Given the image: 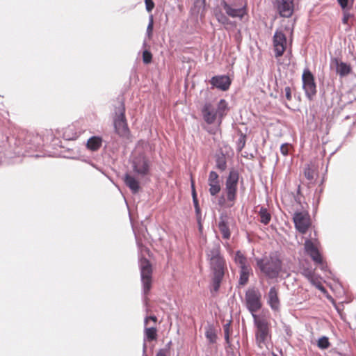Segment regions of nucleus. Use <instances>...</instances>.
I'll use <instances>...</instances> for the list:
<instances>
[{
	"mask_svg": "<svg viewBox=\"0 0 356 356\" xmlns=\"http://www.w3.org/2000/svg\"><path fill=\"white\" fill-rule=\"evenodd\" d=\"M254 260L258 269L268 279H276L282 272V261L278 251L270 252L261 258L256 257Z\"/></svg>",
	"mask_w": 356,
	"mask_h": 356,
	"instance_id": "obj_1",
	"label": "nucleus"
},
{
	"mask_svg": "<svg viewBox=\"0 0 356 356\" xmlns=\"http://www.w3.org/2000/svg\"><path fill=\"white\" fill-rule=\"evenodd\" d=\"M125 111L126 109L124 102H120L119 105L115 108L113 126L115 132L120 137L129 138L130 136V130L127 124Z\"/></svg>",
	"mask_w": 356,
	"mask_h": 356,
	"instance_id": "obj_2",
	"label": "nucleus"
},
{
	"mask_svg": "<svg viewBox=\"0 0 356 356\" xmlns=\"http://www.w3.org/2000/svg\"><path fill=\"white\" fill-rule=\"evenodd\" d=\"M209 267L211 273V284L213 290L218 292L225 276L226 261L225 259L212 261L209 262Z\"/></svg>",
	"mask_w": 356,
	"mask_h": 356,
	"instance_id": "obj_3",
	"label": "nucleus"
},
{
	"mask_svg": "<svg viewBox=\"0 0 356 356\" xmlns=\"http://www.w3.org/2000/svg\"><path fill=\"white\" fill-rule=\"evenodd\" d=\"M140 279L143 285V292L147 295L152 289V266L147 258L142 257L138 261Z\"/></svg>",
	"mask_w": 356,
	"mask_h": 356,
	"instance_id": "obj_4",
	"label": "nucleus"
},
{
	"mask_svg": "<svg viewBox=\"0 0 356 356\" xmlns=\"http://www.w3.org/2000/svg\"><path fill=\"white\" fill-rule=\"evenodd\" d=\"M239 172L238 170L232 168L225 181V191L229 202H234L236 199Z\"/></svg>",
	"mask_w": 356,
	"mask_h": 356,
	"instance_id": "obj_5",
	"label": "nucleus"
},
{
	"mask_svg": "<svg viewBox=\"0 0 356 356\" xmlns=\"http://www.w3.org/2000/svg\"><path fill=\"white\" fill-rule=\"evenodd\" d=\"M302 89L305 91L306 97L309 100H312L317 92L316 83L314 76L308 67L303 70L302 74Z\"/></svg>",
	"mask_w": 356,
	"mask_h": 356,
	"instance_id": "obj_6",
	"label": "nucleus"
},
{
	"mask_svg": "<svg viewBox=\"0 0 356 356\" xmlns=\"http://www.w3.org/2000/svg\"><path fill=\"white\" fill-rule=\"evenodd\" d=\"M245 298L246 307L253 316V314H255L262 307L261 293L258 290L252 289L246 291Z\"/></svg>",
	"mask_w": 356,
	"mask_h": 356,
	"instance_id": "obj_7",
	"label": "nucleus"
},
{
	"mask_svg": "<svg viewBox=\"0 0 356 356\" xmlns=\"http://www.w3.org/2000/svg\"><path fill=\"white\" fill-rule=\"evenodd\" d=\"M23 149L28 153L40 151L44 146L43 139L40 135L34 133H26L23 143Z\"/></svg>",
	"mask_w": 356,
	"mask_h": 356,
	"instance_id": "obj_8",
	"label": "nucleus"
},
{
	"mask_svg": "<svg viewBox=\"0 0 356 356\" xmlns=\"http://www.w3.org/2000/svg\"><path fill=\"white\" fill-rule=\"evenodd\" d=\"M132 168L136 174L145 177L149 174L150 161L144 154H138L133 159Z\"/></svg>",
	"mask_w": 356,
	"mask_h": 356,
	"instance_id": "obj_9",
	"label": "nucleus"
},
{
	"mask_svg": "<svg viewBox=\"0 0 356 356\" xmlns=\"http://www.w3.org/2000/svg\"><path fill=\"white\" fill-rule=\"evenodd\" d=\"M254 324L257 327L255 339L257 343L260 345L264 343L269 332L268 322L265 319H259L257 315L253 314Z\"/></svg>",
	"mask_w": 356,
	"mask_h": 356,
	"instance_id": "obj_10",
	"label": "nucleus"
},
{
	"mask_svg": "<svg viewBox=\"0 0 356 356\" xmlns=\"http://www.w3.org/2000/svg\"><path fill=\"white\" fill-rule=\"evenodd\" d=\"M295 0H275L274 6L282 17L289 18L294 11Z\"/></svg>",
	"mask_w": 356,
	"mask_h": 356,
	"instance_id": "obj_11",
	"label": "nucleus"
},
{
	"mask_svg": "<svg viewBox=\"0 0 356 356\" xmlns=\"http://www.w3.org/2000/svg\"><path fill=\"white\" fill-rule=\"evenodd\" d=\"M273 47L275 56L280 57L286 48V37L282 31L277 30L273 35Z\"/></svg>",
	"mask_w": 356,
	"mask_h": 356,
	"instance_id": "obj_12",
	"label": "nucleus"
},
{
	"mask_svg": "<svg viewBox=\"0 0 356 356\" xmlns=\"http://www.w3.org/2000/svg\"><path fill=\"white\" fill-rule=\"evenodd\" d=\"M296 229L302 234H305L310 225L307 213L300 211L296 212L293 217Z\"/></svg>",
	"mask_w": 356,
	"mask_h": 356,
	"instance_id": "obj_13",
	"label": "nucleus"
},
{
	"mask_svg": "<svg viewBox=\"0 0 356 356\" xmlns=\"http://www.w3.org/2000/svg\"><path fill=\"white\" fill-rule=\"evenodd\" d=\"M209 83L211 89L218 88L222 91H227L232 84V81L227 75H216L211 77Z\"/></svg>",
	"mask_w": 356,
	"mask_h": 356,
	"instance_id": "obj_14",
	"label": "nucleus"
},
{
	"mask_svg": "<svg viewBox=\"0 0 356 356\" xmlns=\"http://www.w3.org/2000/svg\"><path fill=\"white\" fill-rule=\"evenodd\" d=\"M304 246L306 253L316 264H323V257L310 239L305 240Z\"/></svg>",
	"mask_w": 356,
	"mask_h": 356,
	"instance_id": "obj_15",
	"label": "nucleus"
},
{
	"mask_svg": "<svg viewBox=\"0 0 356 356\" xmlns=\"http://www.w3.org/2000/svg\"><path fill=\"white\" fill-rule=\"evenodd\" d=\"M220 6L225 10L226 14L228 16L233 18L238 17L241 19L246 15L245 6H243L238 8H234L230 4H229L225 0L220 1Z\"/></svg>",
	"mask_w": 356,
	"mask_h": 356,
	"instance_id": "obj_16",
	"label": "nucleus"
},
{
	"mask_svg": "<svg viewBox=\"0 0 356 356\" xmlns=\"http://www.w3.org/2000/svg\"><path fill=\"white\" fill-rule=\"evenodd\" d=\"M201 113L204 120L208 124H212L216 120H218V114L210 102H207L204 104L201 109Z\"/></svg>",
	"mask_w": 356,
	"mask_h": 356,
	"instance_id": "obj_17",
	"label": "nucleus"
},
{
	"mask_svg": "<svg viewBox=\"0 0 356 356\" xmlns=\"http://www.w3.org/2000/svg\"><path fill=\"white\" fill-rule=\"evenodd\" d=\"M267 303L273 311H280V301L278 297V291L275 286L270 288L267 297Z\"/></svg>",
	"mask_w": 356,
	"mask_h": 356,
	"instance_id": "obj_18",
	"label": "nucleus"
},
{
	"mask_svg": "<svg viewBox=\"0 0 356 356\" xmlns=\"http://www.w3.org/2000/svg\"><path fill=\"white\" fill-rule=\"evenodd\" d=\"M229 216L226 213H220L218 227L224 239H229L231 236V232L229 226Z\"/></svg>",
	"mask_w": 356,
	"mask_h": 356,
	"instance_id": "obj_19",
	"label": "nucleus"
},
{
	"mask_svg": "<svg viewBox=\"0 0 356 356\" xmlns=\"http://www.w3.org/2000/svg\"><path fill=\"white\" fill-rule=\"evenodd\" d=\"M124 184L131 191L132 193L136 194L140 190V183L134 176L126 173L124 176Z\"/></svg>",
	"mask_w": 356,
	"mask_h": 356,
	"instance_id": "obj_20",
	"label": "nucleus"
},
{
	"mask_svg": "<svg viewBox=\"0 0 356 356\" xmlns=\"http://www.w3.org/2000/svg\"><path fill=\"white\" fill-rule=\"evenodd\" d=\"M252 274V269L250 265L239 267L238 284L245 285L249 281L250 275Z\"/></svg>",
	"mask_w": 356,
	"mask_h": 356,
	"instance_id": "obj_21",
	"label": "nucleus"
},
{
	"mask_svg": "<svg viewBox=\"0 0 356 356\" xmlns=\"http://www.w3.org/2000/svg\"><path fill=\"white\" fill-rule=\"evenodd\" d=\"M229 110L228 103L225 99H221L218 103L217 109L216 110L218 114V123L220 125L224 117L227 115V113Z\"/></svg>",
	"mask_w": 356,
	"mask_h": 356,
	"instance_id": "obj_22",
	"label": "nucleus"
},
{
	"mask_svg": "<svg viewBox=\"0 0 356 356\" xmlns=\"http://www.w3.org/2000/svg\"><path fill=\"white\" fill-rule=\"evenodd\" d=\"M207 259L210 261L224 259L220 254V246L219 244H214L213 246L206 251Z\"/></svg>",
	"mask_w": 356,
	"mask_h": 356,
	"instance_id": "obj_23",
	"label": "nucleus"
},
{
	"mask_svg": "<svg viewBox=\"0 0 356 356\" xmlns=\"http://www.w3.org/2000/svg\"><path fill=\"white\" fill-rule=\"evenodd\" d=\"M334 60L337 72L341 77H344L351 72V67L349 64L343 61L339 62L337 58H334Z\"/></svg>",
	"mask_w": 356,
	"mask_h": 356,
	"instance_id": "obj_24",
	"label": "nucleus"
},
{
	"mask_svg": "<svg viewBox=\"0 0 356 356\" xmlns=\"http://www.w3.org/2000/svg\"><path fill=\"white\" fill-rule=\"evenodd\" d=\"M205 337L209 343L213 344L217 341L218 336L216 328L213 324H208L205 327Z\"/></svg>",
	"mask_w": 356,
	"mask_h": 356,
	"instance_id": "obj_25",
	"label": "nucleus"
},
{
	"mask_svg": "<svg viewBox=\"0 0 356 356\" xmlns=\"http://www.w3.org/2000/svg\"><path fill=\"white\" fill-rule=\"evenodd\" d=\"M102 141V138L100 136H92L88 140L86 147L89 150L95 152L101 147Z\"/></svg>",
	"mask_w": 356,
	"mask_h": 356,
	"instance_id": "obj_26",
	"label": "nucleus"
},
{
	"mask_svg": "<svg viewBox=\"0 0 356 356\" xmlns=\"http://www.w3.org/2000/svg\"><path fill=\"white\" fill-rule=\"evenodd\" d=\"M216 168L220 172H224L227 169V159L223 152L217 154L215 156Z\"/></svg>",
	"mask_w": 356,
	"mask_h": 356,
	"instance_id": "obj_27",
	"label": "nucleus"
},
{
	"mask_svg": "<svg viewBox=\"0 0 356 356\" xmlns=\"http://www.w3.org/2000/svg\"><path fill=\"white\" fill-rule=\"evenodd\" d=\"M63 138L66 140H73L78 138V134L74 126H68L63 130Z\"/></svg>",
	"mask_w": 356,
	"mask_h": 356,
	"instance_id": "obj_28",
	"label": "nucleus"
},
{
	"mask_svg": "<svg viewBox=\"0 0 356 356\" xmlns=\"http://www.w3.org/2000/svg\"><path fill=\"white\" fill-rule=\"evenodd\" d=\"M258 214L260 217V222L266 225H268L271 220V214L268 212V209L261 207L258 211Z\"/></svg>",
	"mask_w": 356,
	"mask_h": 356,
	"instance_id": "obj_29",
	"label": "nucleus"
},
{
	"mask_svg": "<svg viewBox=\"0 0 356 356\" xmlns=\"http://www.w3.org/2000/svg\"><path fill=\"white\" fill-rule=\"evenodd\" d=\"M156 328L155 327H145V339H144V343H146L145 340L148 341H153L156 339L157 334H156Z\"/></svg>",
	"mask_w": 356,
	"mask_h": 356,
	"instance_id": "obj_30",
	"label": "nucleus"
},
{
	"mask_svg": "<svg viewBox=\"0 0 356 356\" xmlns=\"http://www.w3.org/2000/svg\"><path fill=\"white\" fill-rule=\"evenodd\" d=\"M208 185L209 186V191L211 196H216L217 194L220 193L221 189L220 180L209 181L208 182Z\"/></svg>",
	"mask_w": 356,
	"mask_h": 356,
	"instance_id": "obj_31",
	"label": "nucleus"
},
{
	"mask_svg": "<svg viewBox=\"0 0 356 356\" xmlns=\"http://www.w3.org/2000/svg\"><path fill=\"white\" fill-rule=\"evenodd\" d=\"M234 261L238 265V267L249 265L247 262V258L240 250L236 252Z\"/></svg>",
	"mask_w": 356,
	"mask_h": 356,
	"instance_id": "obj_32",
	"label": "nucleus"
},
{
	"mask_svg": "<svg viewBox=\"0 0 356 356\" xmlns=\"http://www.w3.org/2000/svg\"><path fill=\"white\" fill-rule=\"evenodd\" d=\"M214 15L219 23L223 25L229 24V18L221 10H216Z\"/></svg>",
	"mask_w": 356,
	"mask_h": 356,
	"instance_id": "obj_33",
	"label": "nucleus"
},
{
	"mask_svg": "<svg viewBox=\"0 0 356 356\" xmlns=\"http://www.w3.org/2000/svg\"><path fill=\"white\" fill-rule=\"evenodd\" d=\"M317 346L321 350L327 349L330 346L328 337L326 336L320 337L317 341Z\"/></svg>",
	"mask_w": 356,
	"mask_h": 356,
	"instance_id": "obj_34",
	"label": "nucleus"
},
{
	"mask_svg": "<svg viewBox=\"0 0 356 356\" xmlns=\"http://www.w3.org/2000/svg\"><path fill=\"white\" fill-rule=\"evenodd\" d=\"M246 143V135L241 131H240L239 138L236 141V150L238 152H241L244 148Z\"/></svg>",
	"mask_w": 356,
	"mask_h": 356,
	"instance_id": "obj_35",
	"label": "nucleus"
},
{
	"mask_svg": "<svg viewBox=\"0 0 356 356\" xmlns=\"http://www.w3.org/2000/svg\"><path fill=\"white\" fill-rule=\"evenodd\" d=\"M230 326H231V321H229V322L226 323L223 325V330H224V334H225V340L226 343L228 346H230V344H231L230 338H229V335H230Z\"/></svg>",
	"mask_w": 356,
	"mask_h": 356,
	"instance_id": "obj_36",
	"label": "nucleus"
},
{
	"mask_svg": "<svg viewBox=\"0 0 356 356\" xmlns=\"http://www.w3.org/2000/svg\"><path fill=\"white\" fill-rule=\"evenodd\" d=\"M152 54L149 50H145L143 52V61L145 64H149L152 62Z\"/></svg>",
	"mask_w": 356,
	"mask_h": 356,
	"instance_id": "obj_37",
	"label": "nucleus"
},
{
	"mask_svg": "<svg viewBox=\"0 0 356 356\" xmlns=\"http://www.w3.org/2000/svg\"><path fill=\"white\" fill-rule=\"evenodd\" d=\"M337 1L342 10H349L352 6V3L350 4L349 0H337Z\"/></svg>",
	"mask_w": 356,
	"mask_h": 356,
	"instance_id": "obj_38",
	"label": "nucleus"
},
{
	"mask_svg": "<svg viewBox=\"0 0 356 356\" xmlns=\"http://www.w3.org/2000/svg\"><path fill=\"white\" fill-rule=\"evenodd\" d=\"M343 11V17H342V23L343 24H348V20L353 15L348 12V10H342Z\"/></svg>",
	"mask_w": 356,
	"mask_h": 356,
	"instance_id": "obj_39",
	"label": "nucleus"
},
{
	"mask_svg": "<svg viewBox=\"0 0 356 356\" xmlns=\"http://www.w3.org/2000/svg\"><path fill=\"white\" fill-rule=\"evenodd\" d=\"M172 345V341H168L163 348H161L158 350L156 353H161L162 355H165L167 356L168 353L170 351V346Z\"/></svg>",
	"mask_w": 356,
	"mask_h": 356,
	"instance_id": "obj_40",
	"label": "nucleus"
},
{
	"mask_svg": "<svg viewBox=\"0 0 356 356\" xmlns=\"http://www.w3.org/2000/svg\"><path fill=\"white\" fill-rule=\"evenodd\" d=\"M153 24H154V22H153V16L152 15H151L149 16V24L147 25V34L150 36L152 34V31H153Z\"/></svg>",
	"mask_w": 356,
	"mask_h": 356,
	"instance_id": "obj_41",
	"label": "nucleus"
},
{
	"mask_svg": "<svg viewBox=\"0 0 356 356\" xmlns=\"http://www.w3.org/2000/svg\"><path fill=\"white\" fill-rule=\"evenodd\" d=\"M145 8L148 13L152 12L154 8V3L153 0H145Z\"/></svg>",
	"mask_w": 356,
	"mask_h": 356,
	"instance_id": "obj_42",
	"label": "nucleus"
},
{
	"mask_svg": "<svg viewBox=\"0 0 356 356\" xmlns=\"http://www.w3.org/2000/svg\"><path fill=\"white\" fill-rule=\"evenodd\" d=\"M219 180V175L213 170L211 171L209 175L208 182Z\"/></svg>",
	"mask_w": 356,
	"mask_h": 356,
	"instance_id": "obj_43",
	"label": "nucleus"
},
{
	"mask_svg": "<svg viewBox=\"0 0 356 356\" xmlns=\"http://www.w3.org/2000/svg\"><path fill=\"white\" fill-rule=\"evenodd\" d=\"M289 143H283L280 146V152L282 154H283L284 156H287L289 154Z\"/></svg>",
	"mask_w": 356,
	"mask_h": 356,
	"instance_id": "obj_44",
	"label": "nucleus"
},
{
	"mask_svg": "<svg viewBox=\"0 0 356 356\" xmlns=\"http://www.w3.org/2000/svg\"><path fill=\"white\" fill-rule=\"evenodd\" d=\"M305 176L306 177V178L308 180L312 181L314 179V172H313V170L311 168H306L305 170Z\"/></svg>",
	"mask_w": 356,
	"mask_h": 356,
	"instance_id": "obj_45",
	"label": "nucleus"
},
{
	"mask_svg": "<svg viewBox=\"0 0 356 356\" xmlns=\"http://www.w3.org/2000/svg\"><path fill=\"white\" fill-rule=\"evenodd\" d=\"M285 97L288 101H291L292 99L291 95V89L289 86H286L284 88Z\"/></svg>",
	"mask_w": 356,
	"mask_h": 356,
	"instance_id": "obj_46",
	"label": "nucleus"
},
{
	"mask_svg": "<svg viewBox=\"0 0 356 356\" xmlns=\"http://www.w3.org/2000/svg\"><path fill=\"white\" fill-rule=\"evenodd\" d=\"M194 5L195 7H202L204 9L206 6V0H194Z\"/></svg>",
	"mask_w": 356,
	"mask_h": 356,
	"instance_id": "obj_47",
	"label": "nucleus"
},
{
	"mask_svg": "<svg viewBox=\"0 0 356 356\" xmlns=\"http://www.w3.org/2000/svg\"><path fill=\"white\" fill-rule=\"evenodd\" d=\"M193 202L195 208V211H197L198 212V210L200 209L199 202L197 197H195L193 199Z\"/></svg>",
	"mask_w": 356,
	"mask_h": 356,
	"instance_id": "obj_48",
	"label": "nucleus"
},
{
	"mask_svg": "<svg viewBox=\"0 0 356 356\" xmlns=\"http://www.w3.org/2000/svg\"><path fill=\"white\" fill-rule=\"evenodd\" d=\"M305 276L312 282L313 273L311 270H307L304 273Z\"/></svg>",
	"mask_w": 356,
	"mask_h": 356,
	"instance_id": "obj_49",
	"label": "nucleus"
},
{
	"mask_svg": "<svg viewBox=\"0 0 356 356\" xmlns=\"http://www.w3.org/2000/svg\"><path fill=\"white\" fill-rule=\"evenodd\" d=\"M195 212L197 221H202L201 209H199L198 212H197V211H195Z\"/></svg>",
	"mask_w": 356,
	"mask_h": 356,
	"instance_id": "obj_50",
	"label": "nucleus"
},
{
	"mask_svg": "<svg viewBox=\"0 0 356 356\" xmlns=\"http://www.w3.org/2000/svg\"><path fill=\"white\" fill-rule=\"evenodd\" d=\"M312 283L316 286V287L318 290H320L321 291H325V287L320 282H318V284H315L314 282H312Z\"/></svg>",
	"mask_w": 356,
	"mask_h": 356,
	"instance_id": "obj_51",
	"label": "nucleus"
},
{
	"mask_svg": "<svg viewBox=\"0 0 356 356\" xmlns=\"http://www.w3.org/2000/svg\"><path fill=\"white\" fill-rule=\"evenodd\" d=\"M65 158L74 159V156L72 155V152L70 149L67 150V154L63 156Z\"/></svg>",
	"mask_w": 356,
	"mask_h": 356,
	"instance_id": "obj_52",
	"label": "nucleus"
},
{
	"mask_svg": "<svg viewBox=\"0 0 356 356\" xmlns=\"http://www.w3.org/2000/svg\"><path fill=\"white\" fill-rule=\"evenodd\" d=\"M321 265V269L323 271H326L327 270V264L324 262V261L323 260V264H320Z\"/></svg>",
	"mask_w": 356,
	"mask_h": 356,
	"instance_id": "obj_53",
	"label": "nucleus"
},
{
	"mask_svg": "<svg viewBox=\"0 0 356 356\" xmlns=\"http://www.w3.org/2000/svg\"><path fill=\"white\" fill-rule=\"evenodd\" d=\"M143 356H147V344L144 343L143 345Z\"/></svg>",
	"mask_w": 356,
	"mask_h": 356,
	"instance_id": "obj_54",
	"label": "nucleus"
},
{
	"mask_svg": "<svg viewBox=\"0 0 356 356\" xmlns=\"http://www.w3.org/2000/svg\"><path fill=\"white\" fill-rule=\"evenodd\" d=\"M191 195H192V198H195V197H197V192H196V190L195 188H192L191 190Z\"/></svg>",
	"mask_w": 356,
	"mask_h": 356,
	"instance_id": "obj_55",
	"label": "nucleus"
},
{
	"mask_svg": "<svg viewBox=\"0 0 356 356\" xmlns=\"http://www.w3.org/2000/svg\"><path fill=\"white\" fill-rule=\"evenodd\" d=\"M197 225H198V229L200 231H202V228H203L202 224V221H197Z\"/></svg>",
	"mask_w": 356,
	"mask_h": 356,
	"instance_id": "obj_56",
	"label": "nucleus"
},
{
	"mask_svg": "<svg viewBox=\"0 0 356 356\" xmlns=\"http://www.w3.org/2000/svg\"><path fill=\"white\" fill-rule=\"evenodd\" d=\"M149 320H152L154 322H156L157 318L155 316H149Z\"/></svg>",
	"mask_w": 356,
	"mask_h": 356,
	"instance_id": "obj_57",
	"label": "nucleus"
},
{
	"mask_svg": "<svg viewBox=\"0 0 356 356\" xmlns=\"http://www.w3.org/2000/svg\"><path fill=\"white\" fill-rule=\"evenodd\" d=\"M148 321H149V317L148 316H146L144 319V324L146 326L147 324L148 323Z\"/></svg>",
	"mask_w": 356,
	"mask_h": 356,
	"instance_id": "obj_58",
	"label": "nucleus"
},
{
	"mask_svg": "<svg viewBox=\"0 0 356 356\" xmlns=\"http://www.w3.org/2000/svg\"><path fill=\"white\" fill-rule=\"evenodd\" d=\"M191 189L192 188H195L194 181L193 179H191Z\"/></svg>",
	"mask_w": 356,
	"mask_h": 356,
	"instance_id": "obj_59",
	"label": "nucleus"
},
{
	"mask_svg": "<svg viewBox=\"0 0 356 356\" xmlns=\"http://www.w3.org/2000/svg\"><path fill=\"white\" fill-rule=\"evenodd\" d=\"M53 142L54 143V145H57V142L60 143L58 139L54 140Z\"/></svg>",
	"mask_w": 356,
	"mask_h": 356,
	"instance_id": "obj_60",
	"label": "nucleus"
},
{
	"mask_svg": "<svg viewBox=\"0 0 356 356\" xmlns=\"http://www.w3.org/2000/svg\"><path fill=\"white\" fill-rule=\"evenodd\" d=\"M156 356H166V355H162L161 353H156Z\"/></svg>",
	"mask_w": 356,
	"mask_h": 356,
	"instance_id": "obj_61",
	"label": "nucleus"
},
{
	"mask_svg": "<svg viewBox=\"0 0 356 356\" xmlns=\"http://www.w3.org/2000/svg\"><path fill=\"white\" fill-rule=\"evenodd\" d=\"M34 156H35V157H40V156H40V155H39V154H35V155H34Z\"/></svg>",
	"mask_w": 356,
	"mask_h": 356,
	"instance_id": "obj_62",
	"label": "nucleus"
},
{
	"mask_svg": "<svg viewBox=\"0 0 356 356\" xmlns=\"http://www.w3.org/2000/svg\"><path fill=\"white\" fill-rule=\"evenodd\" d=\"M275 356H277V355H275Z\"/></svg>",
	"mask_w": 356,
	"mask_h": 356,
	"instance_id": "obj_63",
	"label": "nucleus"
}]
</instances>
